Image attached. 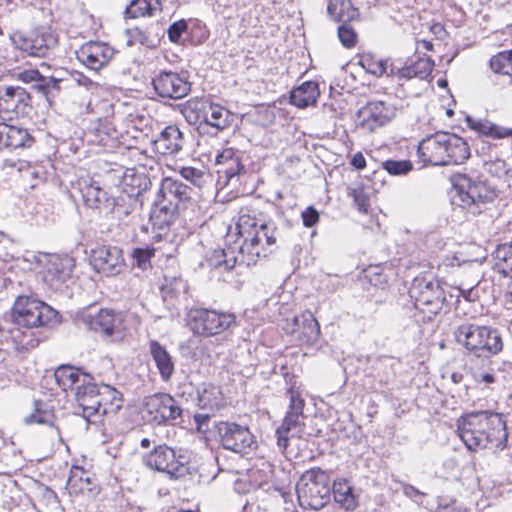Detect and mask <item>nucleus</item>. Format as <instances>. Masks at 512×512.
Returning a JSON list of instances; mask_svg holds the SVG:
<instances>
[{
    "label": "nucleus",
    "instance_id": "obj_1",
    "mask_svg": "<svg viewBox=\"0 0 512 512\" xmlns=\"http://www.w3.org/2000/svg\"><path fill=\"white\" fill-rule=\"evenodd\" d=\"M458 433L471 451L486 448L489 444L496 449H503L509 435L502 415L489 411L471 412L460 418Z\"/></svg>",
    "mask_w": 512,
    "mask_h": 512
},
{
    "label": "nucleus",
    "instance_id": "obj_2",
    "mask_svg": "<svg viewBox=\"0 0 512 512\" xmlns=\"http://www.w3.org/2000/svg\"><path fill=\"white\" fill-rule=\"evenodd\" d=\"M469 156L467 143L461 137L448 132L429 135L418 145V157L424 165H457Z\"/></svg>",
    "mask_w": 512,
    "mask_h": 512
},
{
    "label": "nucleus",
    "instance_id": "obj_3",
    "mask_svg": "<svg viewBox=\"0 0 512 512\" xmlns=\"http://www.w3.org/2000/svg\"><path fill=\"white\" fill-rule=\"evenodd\" d=\"M296 491L302 508L320 510L330 500L329 476L320 468L307 470L300 477Z\"/></svg>",
    "mask_w": 512,
    "mask_h": 512
},
{
    "label": "nucleus",
    "instance_id": "obj_4",
    "mask_svg": "<svg viewBox=\"0 0 512 512\" xmlns=\"http://www.w3.org/2000/svg\"><path fill=\"white\" fill-rule=\"evenodd\" d=\"M456 342L470 352H488L497 354L503 348V343L497 331L487 326L464 323L454 332Z\"/></svg>",
    "mask_w": 512,
    "mask_h": 512
},
{
    "label": "nucleus",
    "instance_id": "obj_5",
    "mask_svg": "<svg viewBox=\"0 0 512 512\" xmlns=\"http://www.w3.org/2000/svg\"><path fill=\"white\" fill-rule=\"evenodd\" d=\"M57 312L42 301L19 296L12 307V320L18 326L35 328L52 322Z\"/></svg>",
    "mask_w": 512,
    "mask_h": 512
},
{
    "label": "nucleus",
    "instance_id": "obj_6",
    "mask_svg": "<svg viewBox=\"0 0 512 512\" xmlns=\"http://www.w3.org/2000/svg\"><path fill=\"white\" fill-rule=\"evenodd\" d=\"M494 198L484 183L472 181L466 176H461L455 185V194L452 196V203L466 209L468 213L477 215L481 213L482 207Z\"/></svg>",
    "mask_w": 512,
    "mask_h": 512
},
{
    "label": "nucleus",
    "instance_id": "obj_7",
    "mask_svg": "<svg viewBox=\"0 0 512 512\" xmlns=\"http://www.w3.org/2000/svg\"><path fill=\"white\" fill-rule=\"evenodd\" d=\"M235 324L232 313L219 312L204 308L191 309L188 313V325L194 334L211 337L223 333Z\"/></svg>",
    "mask_w": 512,
    "mask_h": 512
},
{
    "label": "nucleus",
    "instance_id": "obj_8",
    "mask_svg": "<svg viewBox=\"0 0 512 512\" xmlns=\"http://www.w3.org/2000/svg\"><path fill=\"white\" fill-rule=\"evenodd\" d=\"M221 446L234 453L247 455L256 450V437L247 426L236 422L220 421L215 425Z\"/></svg>",
    "mask_w": 512,
    "mask_h": 512
},
{
    "label": "nucleus",
    "instance_id": "obj_9",
    "mask_svg": "<svg viewBox=\"0 0 512 512\" xmlns=\"http://www.w3.org/2000/svg\"><path fill=\"white\" fill-rule=\"evenodd\" d=\"M275 227L272 223L260 221L243 241L239 249L240 263L255 265L260 258L267 256L266 246L275 244Z\"/></svg>",
    "mask_w": 512,
    "mask_h": 512
},
{
    "label": "nucleus",
    "instance_id": "obj_10",
    "mask_svg": "<svg viewBox=\"0 0 512 512\" xmlns=\"http://www.w3.org/2000/svg\"><path fill=\"white\" fill-rule=\"evenodd\" d=\"M83 322L96 332H102L115 340L122 339L125 332L124 318L119 312L90 308L81 314Z\"/></svg>",
    "mask_w": 512,
    "mask_h": 512
},
{
    "label": "nucleus",
    "instance_id": "obj_11",
    "mask_svg": "<svg viewBox=\"0 0 512 512\" xmlns=\"http://www.w3.org/2000/svg\"><path fill=\"white\" fill-rule=\"evenodd\" d=\"M15 46L32 57H46L57 44L53 33L39 28L28 34L16 33L12 37Z\"/></svg>",
    "mask_w": 512,
    "mask_h": 512
},
{
    "label": "nucleus",
    "instance_id": "obj_12",
    "mask_svg": "<svg viewBox=\"0 0 512 512\" xmlns=\"http://www.w3.org/2000/svg\"><path fill=\"white\" fill-rule=\"evenodd\" d=\"M395 114L393 105L384 101H370L358 110L356 123L363 130L373 132L387 125Z\"/></svg>",
    "mask_w": 512,
    "mask_h": 512
},
{
    "label": "nucleus",
    "instance_id": "obj_13",
    "mask_svg": "<svg viewBox=\"0 0 512 512\" xmlns=\"http://www.w3.org/2000/svg\"><path fill=\"white\" fill-rule=\"evenodd\" d=\"M410 295L414 298L417 309L433 314H437L442 309L446 300L439 283L425 279L415 280L410 289Z\"/></svg>",
    "mask_w": 512,
    "mask_h": 512
},
{
    "label": "nucleus",
    "instance_id": "obj_14",
    "mask_svg": "<svg viewBox=\"0 0 512 512\" xmlns=\"http://www.w3.org/2000/svg\"><path fill=\"white\" fill-rule=\"evenodd\" d=\"M144 463L149 468L165 472L172 478H178L186 471L185 457L176 456L175 451L166 445L155 447L144 457Z\"/></svg>",
    "mask_w": 512,
    "mask_h": 512
},
{
    "label": "nucleus",
    "instance_id": "obj_15",
    "mask_svg": "<svg viewBox=\"0 0 512 512\" xmlns=\"http://www.w3.org/2000/svg\"><path fill=\"white\" fill-rule=\"evenodd\" d=\"M30 102V94L23 87L0 84L1 119L12 120L24 114Z\"/></svg>",
    "mask_w": 512,
    "mask_h": 512
},
{
    "label": "nucleus",
    "instance_id": "obj_16",
    "mask_svg": "<svg viewBox=\"0 0 512 512\" xmlns=\"http://www.w3.org/2000/svg\"><path fill=\"white\" fill-rule=\"evenodd\" d=\"M144 411L150 420L162 424L176 420L182 414V409L175 399L166 393H156L144 400Z\"/></svg>",
    "mask_w": 512,
    "mask_h": 512
},
{
    "label": "nucleus",
    "instance_id": "obj_17",
    "mask_svg": "<svg viewBox=\"0 0 512 512\" xmlns=\"http://www.w3.org/2000/svg\"><path fill=\"white\" fill-rule=\"evenodd\" d=\"M91 264L107 276L117 275L124 268L122 250L116 246H99L91 251Z\"/></svg>",
    "mask_w": 512,
    "mask_h": 512
},
{
    "label": "nucleus",
    "instance_id": "obj_18",
    "mask_svg": "<svg viewBox=\"0 0 512 512\" xmlns=\"http://www.w3.org/2000/svg\"><path fill=\"white\" fill-rule=\"evenodd\" d=\"M113 56L114 49L107 43L98 41L87 42L76 51L77 59L94 71L105 67Z\"/></svg>",
    "mask_w": 512,
    "mask_h": 512
},
{
    "label": "nucleus",
    "instance_id": "obj_19",
    "mask_svg": "<svg viewBox=\"0 0 512 512\" xmlns=\"http://www.w3.org/2000/svg\"><path fill=\"white\" fill-rule=\"evenodd\" d=\"M152 83L156 93L162 98L181 99L190 91V83L172 71L160 72Z\"/></svg>",
    "mask_w": 512,
    "mask_h": 512
},
{
    "label": "nucleus",
    "instance_id": "obj_20",
    "mask_svg": "<svg viewBox=\"0 0 512 512\" xmlns=\"http://www.w3.org/2000/svg\"><path fill=\"white\" fill-rule=\"evenodd\" d=\"M100 385L93 383V378L84 377L83 384L77 386L75 399L82 409V416L89 422L91 417L97 416L100 407Z\"/></svg>",
    "mask_w": 512,
    "mask_h": 512
},
{
    "label": "nucleus",
    "instance_id": "obj_21",
    "mask_svg": "<svg viewBox=\"0 0 512 512\" xmlns=\"http://www.w3.org/2000/svg\"><path fill=\"white\" fill-rule=\"evenodd\" d=\"M190 198L189 188L177 179L170 177L161 181L157 199L159 201L175 205L177 208L180 203Z\"/></svg>",
    "mask_w": 512,
    "mask_h": 512
},
{
    "label": "nucleus",
    "instance_id": "obj_22",
    "mask_svg": "<svg viewBox=\"0 0 512 512\" xmlns=\"http://www.w3.org/2000/svg\"><path fill=\"white\" fill-rule=\"evenodd\" d=\"M155 150L162 155L178 153L184 145V137L175 125L165 127L153 141Z\"/></svg>",
    "mask_w": 512,
    "mask_h": 512
},
{
    "label": "nucleus",
    "instance_id": "obj_23",
    "mask_svg": "<svg viewBox=\"0 0 512 512\" xmlns=\"http://www.w3.org/2000/svg\"><path fill=\"white\" fill-rule=\"evenodd\" d=\"M284 329L289 333L301 331L305 340L311 343L316 342L320 336L319 323L310 311L295 316L291 323L287 322Z\"/></svg>",
    "mask_w": 512,
    "mask_h": 512
},
{
    "label": "nucleus",
    "instance_id": "obj_24",
    "mask_svg": "<svg viewBox=\"0 0 512 512\" xmlns=\"http://www.w3.org/2000/svg\"><path fill=\"white\" fill-rule=\"evenodd\" d=\"M32 143L33 138L26 129L0 122V148L29 147Z\"/></svg>",
    "mask_w": 512,
    "mask_h": 512
},
{
    "label": "nucleus",
    "instance_id": "obj_25",
    "mask_svg": "<svg viewBox=\"0 0 512 512\" xmlns=\"http://www.w3.org/2000/svg\"><path fill=\"white\" fill-rule=\"evenodd\" d=\"M71 272V258L53 255L48 260L44 279L49 282L51 286L58 287V284L64 282L71 276Z\"/></svg>",
    "mask_w": 512,
    "mask_h": 512
},
{
    "label": "nucleus",
    "instance_id": "obj_26",
    "mask_svg": "<svg viewBox=\"0 0 512 512\" xmlns=\"http://www.w3.org/2000/svg\"><path fill=\"white\" fill-rule=\"evenodd\" d=\"M149 352L163 381H169L174 373V362L164 346L155 340L149 342Z\"/></svg>",
    "mask_w": 512,
    "mask_h": 512
},
{
    "label": "nucleus",
    "instance_id": "obj_27",
    "mask_svg": "<svg viewBox=\"0 0 512 512\" xmlns=\"http://www.w3.org/2000/svg\"><path fill=\"white\" fill-rule=\"evenodd\" d=\"M302 417L303 416L293 413H286L282 425L276 430L277 444L280 448L286 449L289 438L299 436L301 434L304 425L301 421Z\"/></svg>",
    "mask_w": 512,
    "mask_h": 512
},
{
    "label": "nucleus",
    "instance_id": "obj_28",
    "mask_svg": "<svg viewBox=\"0 0 512 512\" xmlns=\"http://www.w3.org/2000/svg\"><path fill=\"white\" fill-rule=\"evenodd\" d=\"M197 404L201 409L218 410L224 405V398L218 386L203 383L197 390Z\"/></svg>",
    "mask_w": 512,
    "mask_h": 512
},
{
    "label": "nucleus",
    "instance_id": "obj_29",
    "mask_svg": "<svg viewBox=\"0 0 512 512\" xmlns=\"http://www.w3.org/2000/svg\"><path fill=\"white\" fill-rule=\"evenodd\" d=\"M320 95L318 84L307 81L292 90L290 95V103L298 108H306L316 104Z\"/></svg>",
    "mask_w": 512,
    "mask_h": 512
},
{
    "label": "nucleus",
    "instance_id": "obj_30",
    "mask_svg": "<svg viewBox=\"0 0 512 512\" xmlns=\"http://www.w3.org/2000/svg\"><path fill=\"white\" fill-rule=\"evenodd\" d=\"M216 165L219 166L218 173L224 174L227 181L239 175L244 169L233 148H225L216 156Z\"/></svg>",
    "mask_w": 512,
    "mask_h": 512
},
{
    "label": "nucleus",
    "instance_id": "obj_31",
    "mask_svg": "<svg viewBox=\"0 0 512 512\" xmlns=\"http://www.w3.org/2000/svg\"><path fill=\"white\" fill-rule=\"evenodd\" d=\"M100 407L97 416L115 414L122 406L121 394L113 387L100 385Z\"/></svg>",
    "mask_w": 512,
    "mask_h": 512
},
{
    "label": "nucleus",
    "instance_id": "obj_32",
    "mask_svg": "<svg viewBox=\"0 0 512 512\" xmlns=\"http://www.w3.org/2000/svg\"><path fill=\"white\" fill-rule=\"evenodd\" d=\"M57 384L62 388L63 391L69 389L77 390V386L83 384L84 377H90V375L82 373L79 369L71 366H60L55 370L54 373Z\"/></svg>",
    "mask_w": 512,
    "mask_h": 512
},
{
    "label": "nucleus",
    "instance_id": "obj_33",
    "mask_svg": "<svg viewBox=\"0 0 512 512\" xmlns=\"http://www.w3.org/2000/svg\"><path fill=\"white\" fill-rule=\"evenodd\" d=\"M333 497L335 502L347 511H353L358 506V498L353 488L344 479L334 481Z\"/></svg>",
    "mask_w": 512,
    "mask_h": 512
},
{
    "label": "nucleus",
    "instance_id": "obj_34",
    "mask_svg": "<svg viewBox=\"0 0 512 512\" xmlns=\"http://www.w3.org/2000/svg\"><path fill=\"white\" fill-rule=\"evenodd\" d=\"M327 12L331 19L343 23L350 22L359 15L358 9L352 5L351 0H330Z\"/></svg>",
    "mask_w": 512,
    "mask_h": 512
},
{
    "label": "nucleus",
    "instance_id": "obj_35",
    "mask_svg": "<svg viewBox=\"0 0 512 512\" xmlns=\"http://www.w3.org/2000/svg\"><path fill=\"white\" fill-rule=\"evenodd\" d=\"M82 194L86 204L91 208L112 210L114 207V199L99 186L93 184L86 186Z\"/></svg>",
    "mask_w": 512,
    "mask_h": 512
},
{
    "label": "nucleus",
    "instance_id": "obj_36",
    "mask_svg": "<svg viewBox=\"0 0 512 512\" xmlns=\"http://www.w3.org/2000/svg\"><path fill=\"white\" fill-rule=\"evenodd\" d=\"M158 11H161L160 0H133L126 8L125 15L127 18H138L153 16Z\"/></svg>",
    "mask_w": 512,
    "mask_h": 512
},
{
    "label": "nucleus",
    "instance_id": "obj_37",
    "mask_svg": "<svg viewBox=\"0 0 512 512\" xmlns=\"http://www.w3.org/2000/svg\"><path fill=\"white\" fill-rule=\"evenodd\" d=\"M177 213L178 208L175 205H169L157 199L155 208L151 213V219L155 225L163 228L164 226H170L175 221Z\"/></svg>",
    "mask_w": 512,
    "mask_h": 512
},
{
    "label": "nucleus",
    "instance_id": "obj_38",
    "mask_svg": "<svg viewBox=\"0 0 512 512\" xmlns=\"http://www.w3.org/2000/svg\"><path fill=\"white\" fill-rule=\"evenodd\" d=\"M209 101L204 98H191L183 106L182 113L189 122H204L209 106Z\"/></svg>",
    "mask_w": 512,
    "mask_h": 512
},
{
    "label": "nucleus",
    "instance_id": "obj_39",
    "mask_svg": "<svg viewBox=\"0 0 512 512\" xmlns=\"http://www.w3.org/2000/svg\"><path fill=\"white\" fill-rule=\"evenodd\" d=\"M230 117L231 113L226 108L210 102L203 123L219 131L228 126Z\"/></svg>",
    "mask_w": 512,
    "mask_h": 512
},
{
    "label": "nucleus",
    "instance_id": "obj_40",
    "mask_svg": "<svg viewBox=\"0 0 512 512\" xmlns=\"http://www.w3.org/2000/svg\"><path fill=\"white\" fill-rule=\"evenodd\" d=\"M240 262V256L235 257L233 251H226L222 249L214 250L211 256L207 259L210 267L230 271L233 269L237 262Z\"/></svg>",
    "mask_w": 512,
    "mask_h": 512
},
{
    "label": "nucleus",
    "instance_id": "obj_41",
    "mask_svg": "<svg viewBox=\"0 0 512 512\" xmlns=\"http://www.w3.org/2000/svg\"><path fill=\"white\" fill-rule=\"evenodd\" d=\"M512 258V245L502 244L497 247L494 252V269L503 277H508L512 272V263L509 260Z\"/></svg>",
    "mask_w": 512,
    "mask_h": 512
},
{
    "label": "nucleus",
    "instance_id": "obj_42",
    "mask_svg": "<svg viewBox=\"0 0 512 512\" xmlns=\"http://www.w3.org/2000/svg\"><path fill=\"white\" fill-rule=\"evenodd\" d=\"M490 68L495 74L507 76L512 82V50H505L490 59Z\"/></svg>",
    "mask_w": 512,
    "mask_h": 512
},
{
    "label": "nucleus",
    "instance_id": "obj_43",
    "mask_svg": "<svg viewBox=\"0 0 512 512\" xmlns=\"http://www.w3.org/2000/svg\"><path fill=\"white\" fill-rule=\"evenodd\" d=\"M261 220L249 214L247 209H241L236 227L238 234L245 240Z\"/></svg>",
    "mask_w": 512,
    "mask_h": 512
},
{
    "label": "nucleus",
    "instance_id": "obj_44",
    "mask_svg": "<svg viewBox=\"0 0 512 512\" xmlns=\"http://www.w3.org/2000/svg\"><path fill=\"white\" fill-rule=\"evenodd\" d=\"M181 176L192 183L193 185L201 188L204 186L208 180L210 179V175L204 170L197 169L194 167H182L180 169Z\"/></svg>",
    "mask_w": 512,
    "mask_h": 512
},
{
    "label": "nucleus",
    "instance_id": "obj_45",
    "mask_svg": "<svg viewBox=\"0 0 512 512\" xmlns=\"http://www.w3.org/2000/svg\"><path fill=\"white\" fill-rule=\"evenodd\" d=\"M41 402H35V411L24 418L26 424H48L53 423L54 415L51 411L43 409Z\"/></svg>",
    "mask_w": 512,
    "mask_h": 512
},
{
    "label": "nucleus",
    "instance_id": "obj_46",
    "mask_svg": "<svg viewBox=\"0 0 512 512\" xmlns=\"http://www.w3.org/2000/svg\"><path fill=\"white\" fill-rule=\"evenodd\" d=\"M382 167L390 175L399 176L408 174L413 166L409 160H387L382 163Z\"/></svg>",
    "mask_w": 512,
    "mask_h": 512
},
{
    "label": "nucleus",
    "instance_id": "obj_47",
    "mask_svg": "<svg viewBox=\"0 0 512 512\" xmlns=\"http://www.w3.org/2000/svg\"><path fill=\"white\" fill-rule=\"evenodd\" d=\"M362 67L370 74L375 76H382L386 73L387 62L384 60H376L370 55L361 58Z\"/></svg>",
    "mask_w": 512,
    "mask_h": 512
},
{
    "label": "nucleus",
    "instance_id": "obj_48",
    "mask_svg": "<svg viewBox=\"0 0 512 512\" xmlns=\"http://www.w3.org/2000/svg\"><path fill=\"white\" fill-rule=\"evenodd\" d=\"M155 254L154 248H135L132 253L133 260L138 268L141 270L148 269L151 264L150 260Z\"/></svg>",
    "mask_w": 512,
    "mask_h": 512
},
{
    "label": "nucleus",
    "instance_id": "obj_49",
    "mask_svg": "<svg viewBox=\"0 0 512 512\" xmlns=\"http://www.w3.org/2000/svg\"><path fill=\"white\" fill-rule=\"evenodd\" d=\"M287 394L289 396V410L288 413H293L296 415L303 416V409L305 406V401L302 398V395L298 389H296L294 386H292L288 391Z\"/></svg>",
    "mask_w": 512,
    "mask_h": 512
},
{
    "label": "nucleus",
    "instance_id": "obj_50",
    "mask_svg": "<svg viewBox=\"0 0 512 512\" xmlns=\"http://www.w3.org/2000/svg\"><path fill=\"white\" fill-rule=\"evenodd\" d=\"M124 184L131 186L129 194L138 195L142 190L147 188V179L142 175L125 174Z\"/></svg>",
    "mask_w": 512,
    "mask_h": 512
},
{
    "label": "nucleus",
    "instance_id": "obj_51",
    "mask_svg": "<svg viewBox=\"0 0 512 512\" xmlns=\"http://www.w3.org/2000/svg\"><path fill=\"white\" fill-rule=\"evenodd\" d=\"M338 37L340 42L346 48L355 46L357 42L356 32L350 25H347L346 23L338 27Z\"/></svg>",
    "mask_w": 512,
    "mask_h": 512
},
{
    "label": "nucleus",
    "instance_id": "obj_52",
    "mask_svg": "<svg viewBox=\"0 0 512 512\" xmlns=\"http://www.w3.org/2000/svg\"><path fill=\"white\" fill-rule=\"evenodd\" d=\"M60 79L54 76H43L41 74L39 84H33V88L41 94L47 96L51 89L59 90Z\"/></svg>",
    "mask_w": 512,
    "mask_h": 512
},
{
    "label": "nucleus",
    "instance_id": "obj_53",
    "mask_svg": "<svg viewBox=\"0 0 512 512\" xmlns=\"http://www.w3.org/2000/svg\"><path fill=\"white\" fill-rule=\"evenodd\" d=\"M434 62L429 58H419L412 64L413 73L417 78L425 79L433 70Z\"/></svg>",
    "mask_w": 512,
    "mask_h": 512
},
{
    "label": "nucleus",
    "instance_id": "obj_54",
    "mask_svg": "<svg viewBox=\"0 0 512 512\" xmlns=\"http://www.w3.org/2000/svg\"><path fill=\"white\" fill-rule=\"evenodd\" d=\"M466 122L469 128L478 132L479 134L485 135L487 137H489V134H491L492 122L488 120L474 119L470 116H467Z\"/></svg>",
    "mask_w": 512,
    "mask_h": 512
},
{
    "label": "nucleus",
    "instance_id": "obj_55",
    "mask_svg": "<svg viewBox=\"0 0 512 512\" xmlns=\"http://www.w3.org/2000/svg\"><path fill=\"white\" fill-rule=\"evenodd\" d=\"M187 29V23L185 20H179L171 24L168 28V38L171 42L177 43L184 31Z\"/></svg>",
    "mask_w": 512,
    "mask_h": 512
},
{
    "label": "nucleus",
    "instance_id": "obj_56",
    "mask_svg": "<svg viewBox=\"0 0 512 512\" xmlns=\"http://www.w3.org/2000/svg\"><path fill=\"white\" fill-rule=\"evenodd\" d=\"M508 171L509 164L502 159H496L489 164V172L498 178L507 177Z\"/></svg>",
    "mask_w": 512,
    "mask_h": 512
},
{
    "label": "nucleus",
    "instance_id": "obj_57",
    "mask_svg": "<svg viewBox=\"0 0 512 512\" xmlns=\"http://www.w3.org/2000/svg\"><path fill=\"white\" fill-rule=\"evenodd\" d=\"M41 73L36 69H27L17 73V79L24 83L39 84Z\"/></svg>",
    "mask_w": 512,
    "mask_h": 512
},
{
    "label": "nucleus",
    "instance_id": "obj_58",
    "mask_svg": "<svg viewBox=\"0 0 512 512\" xmlns=\"http://www.w3.org/2000/svg\"><path fill=\"white\" fill-rule=\"evenodd\" d=\"M301 216H302L304 226L308 227V228L313 227L319 221V213L312 206L307 207L302 212Z\"/></svg>",
    "mask_w": 512,
    "mask_h": 512
},
{
    "label": "nucleus",
    "instance_id": "obj_59",
    "mask_svg": "<svg viewBox=\"0 0 512 512\" xmlns=\"http://www.w3.org/2000/svg\"><path fill=\"white\" fill-rule=\"evenodd\" d=\"M83 474L84 471L79 468H76L74 471H72V474L68 479V485L70 486V488H78L80 491H83L85 489L84 485H88V479H86V483H82Z\"/></svg>",
    "mask_w": 512,
    "mask_h": 512
},
{
    "label": "nucleus",
    "instance_id": "obj_60",
    "mask_svg": "<svg viewBox=\"0 0 512 512\" xmlns=\"http://www.w3.org/2000/svg\"><path fill=\"white\" fill-rule=\"evenodd\" d=\"M470 373L477 383L491 384L495 380L493 374L474 368L473 366L470 367Z\"/></svg>",
    "mask_w": 512,
    "mask_h": 512
},
{
    "label": "nucleus",
    "instance_id": "obj_61",
    "mask_svg": "<svg viewBox=\"0 0 512 512\" xmlns=\"http://www.w3.org/2000/svg\"><path fill=\"white\" fill-rule=\"evenodd\" d=\"M354 204L361 213H367L369 208V199L368 197L362 192L354 190L352 193Z\"/></svg>",
    "mask_w": 512,
    "mask_h": 512
},
{
    "label": "nucleus",
    "instance_id": "obj_62",
    "mask_svg": "<svg viewBox=\"0 0 512 512\" xmlns=\"http://www.w3.org/2000/svg\"><path fill=\"white\" fill-rule=\"evenodd\" d=\"M45 171L41 167H30L26 171V177L31 179V187H35L38 183L44 181L45 179Z\"/></svg>",
    "mask_w": 512,
    "mask_h": 512
},
{
    "label": "nucleus",
    "instance_id": "obj_63",
    "mask_svg": "<svg viewBox=\"0 0 512 512\" xmlns=\"http://www.w3.org/2000/svg\"><path fill=\"white\" fill-rule=\"evenodd\" d=\"M390 73L392 75L398 76L399 79H412L416 77L413 73L412 64L406 67H396L395 65L391 66Z\"/></svg>",
    "mask_w": 512,
    "mask_h": 512
},
{
    "label": "nucleus",
    "instance_id": "obj_64",
    "mask_svg": "<svg viewBox=\"0 0 512 512\" xmlns=\"http://www.w3.org/2000/svg\"><path fill=\"white\" fill-rule=\"evenodd\" d=\"M511 135H512V129L505 128V127H502V126L492 123L491 134H489V137L495 138V139H502V138L510 137Z\"/></svg>",
    "mask_w": 512,
    "mask_h": 512
}]
</instances>
